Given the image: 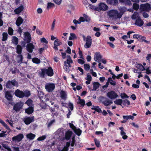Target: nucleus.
<instances>
[{"instance_id":"7","label":"nucleus","mask_w":151,"mask_h":151,"mask_svg":"<svg viewBox=\"0 0 151 151\" xmlns=\"http://www.w3.org/2000/svg\"><path fill=\"white\" fill-rule=\"evenodd\" d=\"M32 40V38L30 33L28 32H24V40L27 43L30 42Z\"/></svg>"},{"instance_id":"47","label":"nucleus","mask_w":151,"mask_h":151,"mask_svg":"<svg viewBox=\"0 0 151 151\" xmlns=\"http://www.w3.org/2000/svg\"><path fill=\"white\" fill-rule=\"evenodd\" d=\"M139 8V5L138 4L134 3L133 5V8L135 10H137Z\"/></svg>"},{"instance_id":"1","label":"nucleus","mask_w":151,"mask_h":151,"mask_svg":"<svg viewBox=\"0 0 151 151\" xmlns=\"http://www.w3.org/2000/svg\"><path fill=\"white\" fill-rule=\"evenodd\" d=\"M41 72L39 73L40 76L44 78L47 75L48 76L51 77L54 75L53 70L51 66L47 68H44L41 69Z\"/></svg>"},{"instance_id":"41","label":"nucleus","mask_w":151,"mask_h":151,"mask_svg":"<svg viewBox=\"0 0 151 151\" xmlns=\"http://www.w3.org/2000/svg\"><path fill=\"white\" fill-rule=\"evenodd\" d=\"M32 61L33 63L36 64H39L40 63V60L37 58H32Z\"/></svg>"},{"instance_id":"19","label":"nucleus","mask_w":151,"mask_h":151,"mask_svg":"<svg viewBox=\"0 0 151 151\" xmlns=\"http://www.w3.org/2000/svg\"><path fill=\"white\" fill-rule=\"evenodd\" d=\"M119 129L121 130L120 134L122 136V138L124 139H126L128 138V136L126 135V133L124 131V128L123 127L119 128Z\"/></svg>"},{"instance_id":"38","label":"nucleus","mask_w":151,"mask_h":151,"mask_svg":"<svg viewBox=\"0 0 151 151\" xmlns=\"http://www.w3.org/2000/svg\"><path fill=\"white\" fill-rule=\"evenodd\" d=\"M123 118L124 119H125L126 120V121L127 120H128L129 119H130L132 120L134 118V117L133 116H131V115H127V116H124L123 115Z\"/></svg>"},{"instance_id":"14","label":"nucleus","mask_w":151,"mask_h":151,"mask_svg":"<svg viewBox=\"0 0 151 151\" xmlns=\"http://www.w3.org/2000/svg\"><path fill=\"white\" fill-rule=\"evenodd\" d=\"M26 50L29 53H32L33 50L35 49V46L32 43H27Z\"/></svg>"},{"instance_id":"42","label":"nucleus","mask_w":151,"mask_h":151,"mask_svg":"<svg viewBox=\"0 0 151 151\" xmlns=\"http://www.w3.org/2000/svg\"><path fill=\"white\" fill-rule=\"evenodd\" d=\"M62 43L59 39H56L54 42V44H56L57 46H59L62 45Z\"/></svg>"},{"instance_id":"57","label":"nucleus","mask_w":151,"mask_h":151,"mask_svg":"<svg viewBox=\"0 0 151 151\" xmlns=\"http://www.w3.org/2000/svg\"><path fill=\"white\" fill-rule=\"evenodd\" d=\"M72 140L70 144V145L72 147H73L74 145L75 142H76V141L75 139V137H73L72 138Z\"/></svg>"},{"instance_id":"30","label":"nucleus","mask_w":151,"mask_h":151,"mask_svg":"<svg viewBox=\"0 0 151 151\" xmlns=\"http://www.w3.org/2000/svg\"><path fill=\"white\" fill-rule=\"evenodd\" d=\"M12 42L15 45H17L18 43V39L15 36L13 37L12 40Z\"/></svg>"},{"instance_id":"37","label":"nucleus","mask_w":151,"mask_h":151,"mask_svg":"<svg viewBox=\"0 0 151 151\" xmlns=\"http://www.w3.org/2000/svg\"><path fill=\"white\" fill-rule=\"evenodd\" d=\"M123 102V100L122 99H117L114 102V103L117 105H119L122 106V104Z\"/></svg>"},{"instance_id":"48","label":"nucleus","mask_w":151,"mask_h":151,"mask_svg":"<svg viewBox=\"0 0 151 151\" xmlns=\"http://www.w3.org/2000/svg\"><path fill=\"white\" fill-rule=\"evenodd\" d=\"M94 140L96 146L98 147H99L100 146V141L96 138H95Z\"/></svg>"},{"instance_id":"59","label":"nucleus","mask_w":151,"mask_h":151,"mask_svg":"<svg viewBox=\"0 0 151 151\" xmlns=\"http://www.w3.org/2000/svg\"><path fill=\"white\" fill-rule=\"evenodd\" d=\"M55 122V119H53L52 120L50 121V122L48 123L47 125V127H50Z\"/></svg>"},{"instance_id":"10","label":"nucleus","mask_w":151,"mask_h":151,"mask_svg":"<svg viewBox=\"0 0 151 151\" xmlns=\"http://www.w3.org/2000/svg\"><path fill=\"white\" fill-rule=\"evenodd\" d=\"M23 105V104L21 102H18L15 104L13 106V109L16 111L17 112L22 109Z\"/></svg>"},{"instance_id":"20","label":"nucleus","mask_w":151,"mask_h":151,"mask_svg":"<svg viewBox=\"0 0 151 151\" xmlns=\"http://www.w3.org/2000/svg\"><path fill=\"white\" fill-rule=\"evenodd\" d=\"M138 40L140 42H145L147 44H149L150 43V42L149 41H147L145 40L146 37L143 36H142L141 35H139V36Z\"/></svg>"},{"instance_id":"36","label":"nucleus","mask_w":151,"mask_h":151,"mask_svg":"<svg viewBox=\"0 0 151 151\" xmlns=\"http://www.w3.org/2000/svg\"><path fill=\"white\" fill-rule=\"evenodd\" d=\"M70 36L69 37V40H73L75 39H77V37L75 34L74 33H70Z\"/></svg>"},{"instance_id":"24","label":"nucleus","mask_w":151,"mask_h":151,"mask_svg":"<svg viewBox=\"0 0 151 151\" xmlns=\"http://www.w3.org/2000/svg\"><path fill=\"white\" fill-rule=\"evenodd\" d=\"M106 2L108 4L116 6L118 4V1L117 0H107Z\"/></svg>"},{"instance_id":"51","label":"nucleus","mask_w":151,"mask_h":151,"mask_svg":"<svg viewBox=\"0 0 151 151\" xmlns=\"http://www.w3.org/2000/svg\"><path fill=\"white\" fill-rule=\"evenodd\" d=\"M55 5L53 3L51 2H48L47 6V9H49L52 7L54 6Z\"/></svg>"},{"instance_id":"32","label":"nucleus","mask_w":151,"mask_h":151,"mask_svg":"<svg viewBox=\"0 0 151 151\" xmlns=\"http://www.w3.org/2000/svg\"><path fill=\"white\" fill-rule=\"evenodd\" d=\"M139 17V13L137 12H135L132 15L131 18L132 19L134 20L137 19Z\"/></svg>"},{"instance_id":"61","label":"nucleus","mask_w":151,"mask_h":151,"mask_svg":"<svg viewBox=\"0 0 151 151\" xmlns=\"http://www.w3.org/2000/svg\"><path fill=\"white\" fill-rule=\"evenodd\" d=\"M69 108L72 111L73 109V104L70 103L69 102L68 104Z\"/></svg>"},{"instance_id":"2","label":"nucleus","mask_w":151,"mask_h":151,"mask_svg":"<svg viewBox=\"0 0 151 151\" xmlns=\"http://www.w3.org/2000/svg\"><path fill=\"white\" fill-rule=\"evenodd\" d=\"M15 96L20 98H22L24 97H28L31 95L30 92L29 91L25 90L24 92L19 89L16 90L14 92Z\"/></svg>"},{"instance_id":"40","label":"nucleus","mask_w":151,"mask_h":151,"mask_svg":"<svg viewBox=\"0 0 151 151\" xmlns=\"http://www.w3.org/2000/svg\"><path fill=\"white\" fill-rule=\"evenodd\" d=\"M88 7L94 10H96L98 11V7L97 6H94L90 4L88 6Z\"/></svg>"},{"instance_id":"31","label":"nucleus","mask_w":151,"mask_h":151,"mask_svg":"<svg viewBox=\"0 0 151 151\" xmlns=\"http://www.w3.org/2000/svg\"><path fill=\"white\" fill-rule=\"evenodd\" d=\"M22 51V48L20 45H17L16 47V52L18 54H21Z\"/></svg>"},{"instance_id":"64","label":"nucleus","mask_w":151,"mask_h":151,"mask_svg":"<svg viewBox=\"0 0 151 151\" xmlns=\"http://www.w3.org/2000/svg\"><path fill=\"white\" fill-rule=\"evenodd\" d=\"M54 2L56 4L59 5L61 4L62 0H53Z\"/></svg>"},{"instance_id":"22","label":"nucleus","mask_w":151,"mask_h":151,"mask_svg":"<svg viewBox=\"0 0 151 151\" xmlns=\"http://www.w3.org/2000/svg\"><path fill=\"white\" fill-rule=\"evenodd\" d=\"M24 8L22 5H21L14 10L15 13L17 14H19L24 9Z\"/></svg>"},{"instance_id":"17","label":"nucleus","mask_w":151,"mask_h":151,"mask_svg":"<svg viewBox=\"0 0 151 151\" xmlns=\"http://www.w3.org/2000/svg\"><path fill=\"white\" fill-rule=\"evenodd\" d=\"M102 58V56L101 55L100 52H97L95 54L94 60L95 61L99 63Z\"/></svg>"},{"instance_id":"12","label":"nucleus","mask_w":151,"mask_h":151,"mask_svg":"<svg viewBox=\"0 0 151 151\" xmlns=\"http://www.w3.org/2000/svg\"><path fill=\"white\" fill-rule=\"evenodd\" d=\"M140 9L144 11H149L151 9L150 5L148 3L142 4L140 5Z\"/></svg>"},{"instance_id":"39","label":"nucleus","mask_w":151,"mask_h":151,"mask_svg":"<svg viewBox=\"0 0 151 151\" xmlns=\"http://www.w3.org/2000/svg\"><path fill=\"white\" fill-rule=\"evenodd\" d=\"M108 81L107 82H109H109L110 84L113 86H115L116 84V82L115 81H114L111 78V77H109L108 78Z\"/></svg>"},{"instance_id":"18","label":"nucleus","mask_w":151,"mask_h":151,"mask_svg":"<svg viewBox=\"0 0 151 151\" xmlns=\"http://www.w3.org/2000/svg\"><path fill=\"white\" fill-rule=\"evenodd\" d=\"M144 24V22L142 20L140 17L136 19L135 22V24L136 25L141 27Z\"/></svg>"},{"instance_id":"25","label":"nucleus","mask_w":151,"mask_h":151,"mask_svg":"<svg viewBox=\"0 0 151 151\" xmlns=\"http://www.w3.org/2000/svg\"><path fill=\"white\" fill-rule=\"evenodd\" d=\"M60 97L64 100H65L67 98V94L65 91H61L60 93Z\"/></svg>"},{"instance_id":"46","label":"nucleus","mask_w":151,"mask_h":151,"mask_svg":"<svg viewBox=\"0 0 151 151\" xmlns=\"http://www.w3.org/2000/svg\"><path fill=\"white\" fill-rule=\"evenodd\" d=\"M83 16L85 18L86 22H89L91 20L90 17L88 15L85 14H83Z\"/></svg>"},{"instance_id":"33","label":"nucleus","mask_w":151,"mask_h":151,"mask_svg":"<svg viewBox=\"0 0 151 151\" xmlns=\"http://www.w3.org/2000/svg\"><path fill=\"white\" fill-rule=\"evenodd\" d=\"M17 58L19 59L17 60V62L19 63H22V61L23 60V56L21 54H19L17 56Z\"/></svg>"},{"instance_id":"49","label":"nucleus","mask_w":151,"mask_h":151,"mask_svg":"<svg viewBox=\"0 0 151 151\" xmlns=\"http://www.w3.org/2000/svg\"><path fill=\"white\" fill-rule=\"evenodd\" d=\"M78 104L81 105L82 106H84L85 105V101L83 99H82L79 101Z\"/></svg>"},{"instance_id":"45","label":"nucleus","mask_w":151,"mask_h":151,"mask_svg":"<svg viewBox=\"0 0 151 151\" xmlns=\"http://www.w3.org/2000/svg\"><path fill=\"white\" fill-rule=\"evenodd\" d=\"M123 105L125 106L127 104L129 105L130 104V102L127 99H126L123 101L122 102Z\"/></svg>"},{"instance_id":"34","label":"nucleus","mask_w":151,"mask_h":151,"mask_svg":"<svg viewBox=\"0 0 151 151\" xmlns=\"http://www.w3.org/2000/svg\"><path fill=\"white\" fill-rule=\"evenodd\" d=\"M73 131L78 136H80L82 132V130L79 128L77 129L76 128Z\"/></svg>"},{"instance_id":"5","label":"nucleus","mask_w":151,"mask_h":151,"mask_svg":"<svg viewBox=\"0 0 151 151\" xmlns=\"http://www.w3.org/2000/svg\"><path fill=\"white\" fill-rule=\"evenodd\" d=\"M5 97L8 101H11L14 95L13 91L12 90L6 91L5 92Z\"/></svg>"},{"instance_id":"15","label":"nucleus","mask_w":151,"mask_h":151,"mask_svg":"<svg viewBox=\"0 0 151 151\" xmlns=\"http://www.w3.org/2000/svg\"><path fill=\"white\" fill-rule=\"evenodd\" d=\"M118 11L116 10H111L109 11L108 15L110 17H116Z\"/></svg>"},{"instance_id":"13","label":"nucleus","mask_w":151,"mask_h":151,"mask_svg":"<svg viewBox=\"0 0 151 151\" xmlns=\"http://www.w3.org/2000/svg\"><path fill=\"white\" fill-rule=\"evenodd\" d=\"M24 138V135L22 134H19L16 136L13 137L12 138L13 141H15L19 142H20Z\"/></svg>"},{"instance_id":"55","label":"nucleus","mask_w":151,"mask_h":151,"mask_svg":"<svg viewBox=\"0 0 151 151\" xmlns=\"http://www.w3.org/2000/svg\"><path fill=\"white\" fill-rule=\"evenodd\" d=\"M73 63V61L71 59H67L66 61H65L64 63L65 64H66L72 63Z\"/></svg>"},{"instance_id":"54","label":"nucleus","mask_w":151,"mask_h":151,"mask_svg":"<svg viewBox=\"0 0 151 151\" xmlns=\"http://www.w3.org/2000/svg\"><path fill=\"white\" fill-rule=\"evenodd\" d=\"M46 136L45 135H44L39 137L37 138V140L39 141H42L45 139H46Z\"/></svg>"},{"instance_id":"6","label":"nucleus","mask_w":151,"mask_h":151,"mask_svg":"<svg viewBox=\"0 0 151 151\" xmlns=\"http://www.w3.org/2000/svg\"><path fill=\"white\" fill-rule=\"evenodd\" d=\"M55 88V85L53 83H47L45 85V88L49 92H52Z\"/></svg>"},{"instance_id":"21","label":"nucleus","mask_w":151,"mask_h":151,"mask_svg":"<svg viewBox=\"0 0 151 151\" xmlns=\"http://www.w3.org/2000/svg\"><path fill=\"white\" fill-rule=\"evenodd\" d=\"M24 20L21 17H19L16 22V24L17 27H19L22 24Z\"/></svg>"},{"instance_id":"52","label":"nucleus","mask_w":151,"mask_h":151,"mask_svg":"<svg viewBox=\"0 0 151 151\" xmlns=\"http://www.w3.org/2000/svg\"><path fill=\"white\" fill-rule=\"evenodd\" d=\"M84 69L86 70H88L90 68V66L89 64H85L84 65Z\"/></svg>"},{"instance_id":"26","label":"nucleus","mask_w":151,"mask_h":151,"mask_svg":"<svg viewBox=\"0 0 151 151\" xmlns=\"http://www.w3.org/2000/svg\"><path fill=\"white\" fill-rule=\"evenodd\" d=\"M33 108L32 106L29 107L25 110L26 113L28 114H31L33 112Z\"/></svg>"},{"instance_id":"56","label":"nucleus","mask_w":151,"mask_h":151,"mask_svg":"<svg viewBox=\"0 0 151 151\" xmlns=\"http://www.w3.org/2000/svg\"><path fill=\"white\" fill-rule=\"evenodd\" d=\"M85 79L87 81H91L92 78L91 75L89 74V73L87 74V77L85 78Z\"/></svg>"},{"instance_id":"28","label":"nucleus","mask_w":151,"mask_h":151,"mask_svg":"<svg viewBox=\"0 0 151 151\" xmlns=\"http://www.w3.org/2000/svg\"><path fill=\"white\" fill-rule=\"evenodd\" d=\"M93 91H96L99 87L100 83L98 82H94L93 83Z\"/></svg>"},{"instance_id":"11","label":"nucleus","mask_w":151,"mask_h":151,"mask_svg":"<svg viewBox=\"0 0 151 151\" xmlns=\"http://www.w3.org/2000/svg\"><path fill=\"white\" fill-rule=\"evenodd\" d=\"M107 96L111 99H114L118 96L117 94L114 91H111L107 93Z\"/></svg>"},{"instance_id":"4","label":"nucleus","mask_w":151,"mask_h":151,"mask_svg":"<svg viewBox=\"0 0 151 151\" xmlns=\"http://www.w3.org/2000/svg\"><path fill=\"white\" fill-rule=\"evenodd\" d=\"M17 82L15 79L11 81L9 80L7 82L6 86V88L9 89L12 88L14 86H18Z\"/></svg>"},{"instance_id":"44","label":"nucleus","mask_w":151,"mask_h":151,"mask_svg":"<svg viewBox=\"0 0 151 151\" xmlns=\"http://www.w3.org/2000/svg\"><path fill=\"white\" fill-rule=\"evenodd\" d=\"M14 30L11 27H9L8 30V32L10 35H13Z\"/></svg>"},{"instance_id":"63","label":"nucleus","mask_w":151,"mask_h":151,"mask_svg":"<svg viewBox=\"0 0 151 151\" xmlns=\"http://www.w3.org/2000/svg\"><path fill=\"white\" fill-rule=\"evenodd\" d=\"M41 42H44L46 44L48 43V41L44 37H43L41 39Z\"/></svg>"},{"instance_id":"53","label":"nucleus","mask_w":151,"mask_h":151,"mask_svg":"<svg viewBox=\"0 0 151 151\" xmlns=\"http://www.w3.org/2000/svg\"><path fill=\"white\" fill-rule=\"evenodd\" d=\"M122 99L128 98L129 96L125 93H121L120 95Z\"/></svg>"},{"instance_id":"3","label":"nucleus","mask_w":151,"mask_h":151,"mask_svg":"<svg viewBox=\"0 0 151 151\" xmlns=\"http://www.w3.org/2000/svg\"><path fill=\"white\" fill-rule=\"evenodd\" d=\"M100 102H101L105 106H108L113 103L112 101L106 97L101 96L99 97Z\"/></svg>"},{"instance_id":"35","label":"nucleus","mask_w":151,"mask_h":151,"mask_svg":"<svg viewBox=\"0 0 151 151\" xmlns=\"http://www.w3.org/2000/svg\"><path fill=\"white\" fill-rule=\"evenodd\" d=\"M8 34L7 32H4L2 34V39L3 41H6L8 38Z\"/></svg>"},{"instance_id":"23","label":"nucleus","mask_w":151,"mask_h":151,"mask_svg":"<svg viewBox=\"0 0 151 151\" xmlns=\"http://www.w3.org/2000/svg\"><path fill=\"white\" fill-rule=\"evenodd\" d=\"M73 134V132L71 131L68 130L65 132V138L66 140H69Z\"/></svg>"},{"instance_id":"58","label":"nucleus","mask_w":151,"mask_h":151,"mask_svg":"<svg viewBox=\"0 0 151 151\" xmlns=\"http://www.w3.org/2000/svg\"><path fill=\"white\" fill-rule=\"evenodd\" d=\"M83 3L87 8L88 7V6L90 4L88 3L87 0H84L83 1Z\"/></svg>"},{"instance_id":"8","label":"nucleus","mask_w":151,"mask_h":151,"mask_svg":"<svg viewBox=\"0 0 151 151\" xmlns=\"http://www.w3.org/2000/svg\"><path fill=\"white\" fill-rule=\"evenodd\" d=\"M108 6L106 4L104 3H100L98 5V11L100 12L101 11H106L108 10Z\"/></svg>"},{"instance_id":"29","label":"nucleus","mask_w":151,"mask_h":151,"mask_svg":"<svg viewBox=\"0 0 151 151\" xmlns=\"http://www.w3.org/2000/svg\"><path fill=\"white\" fill-rule=\"evenodd\" d=\"M35 135L32 133H29L26 135L27 137V139L30 140L33 139L35 137Z\"/></svg>"},{"instance_id":"16","label":"nucleus","mask_w":151,"mask_h":151,"mask_svg":"<svg viewBox=\"0 0 151 151\" xmlns=\"http://www.w3.org/2000/svg\"><path fill=\"white\" fill-rule=\"evenodd\" d=\"M34 120L33 116L31 117H28L24 118V122L26 125H28L33 122Z\"/></svg>"},{"instance_id":"43","label":"nucleus","mask_w":151,"mask_h":151,"mask_svg":"<svg viewBox=\"0 0 151 151\" xmlns=\"http://www.w3.org/2000/svg\"><path fill=\"white\" fill-rule=\"evenodd\" d=\"M33 101L30 99H28L25 102V104L29 106L32 105Z\"/></svg>"},{"instance_id":"27","label":"nucleus","mask_w":151,"mask_h":151,"mask_svg":"<svg viewBox=\"0 0 151 151\" xmlns=\"http://www.w3.org/2000/svg\"><path fill=\"white\" fill-rule=\"evenodd\" d=\"M119 1L123 3L126 5L130 6L132 5V3L129 0H119Z\"/></svg>"},{"instance_id":"60","label":"nucleus","mask_w":151,"mask_h":151,"mask_svg":"<svg viewBox=\"0 0 151 151\" xmlns=\"http://www.w3.org/2000/svg\"><path fill=\"white\" fill-rule=\"evenodd\" d=\"M78 63L81 64L83 65L85 63V61L83 60H82L81 59H79L78 60Z\"/></svg>"},{"instance_id":"50","label":"nucleus","mask_w":151,"mask_h":151,"mask_svg":"<svg viewBox=\"0 0 151 151\" xmlns=\"http://www.w3.org/2000/svg\"><path fill=\"white\" fill-rule=\"evenodd\" d=\"M0 123L2 124V125L6 128L8 129L9 127L5 123V122L2 119H0Z\"/></svg>"},{"instance_id":"9","label":"nucleus","mask_w":151,"mask_h":151,"mask_svg":"<svg viewBox=\"0 0 151 151\" xmlns=\"http://www.w3.org/2000/svg\"><path fill=\"white\" fill-rule=\"evenodd\" d=\"M86 42V43L84 45V47L86 48H89L91 46L92 43V39L90 36L88 35L87 36Z\"/></svg>"},{"instance_id":"62","label":"nucleus","mask_w":151,"mask_h":151,"mask_svg":"<svg viewBox=\"0 0 151 151\" xmlns=\"http://www.w3.org/2000/svg\"><path fill=\"white\" fill-rule=\"evenodd\" d=\"M6 132L2 131V132L0 134V137H2L6 136L7 134H5Z\"/></svg>"}]
</instances>
